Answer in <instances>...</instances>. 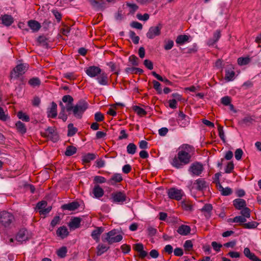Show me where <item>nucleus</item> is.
<instances>
[{
    "mask_svg": "<svg viewBox=\"0 0 261 261\" xmlns=\"http://www.w3.org/2000/svg\"><path fill=\"white\" fill-rule=\"evenodd\" d=\"M189 39V36L186 35H180L177 37L175 42L177 44L181 45L188 41Z\"/></svg>",
    "mask_w": 261,
    "mask_h": 261,
    "instance_id": "f704fd0d",
    "label": "nucleus"
},
{
    "mask_svg": "<svg viewBox=\"0 0 261 261\" xmlns=\"http://www.w3.org/2000/svg\"><path fill=\"white\" fill-rule=\"evenodd\" d=\"M90 3L97 11H103L107 7L106 3L102 0H90Z\"/></svg>",
    "mask_w": 261,
    "mask_h": 261,
    "instance_id": "ddd939ff",
    "label": "nucleus"
},
{
    "mask_svg": "<svg viewBox=\"0 0 261 261\" xmlns=\"http://www.w3.org/2000/svg\"><path fill=\"white\" fill-rule=\"evenodd\" d=\"M28 25L34 32H37L41 28L40 24L38 21L34 20H29Z\"/></svg>",
    "mask_w": 261,
    "mask_h": 261,
    "instance_id": "7c9ffc66",
    "label": "nucleus"
},
{
    "mask_svg": "<svg viewBox=\"0 0 261 261\" xmlns=\"http://www.w3.org/2000/svg\"><path fill=\"white\" fill-rule=\"evenodd\" d=\"M92 193L96 198H100L104 195V191L98 185H95L93 189Z\"/></svg>",
    "mask_w": 261,
    "mask_h": 261,
    "instance_id": "b1692460",
    "label": "nucleus"
},
{
    "mask_svg": "<svg viewBox=\"0 0 261 261\" xmlns=\"http://www.w3.org/2000/svg\"><path fill=\"white\" fill-rule=\"evenodd\" d=\"M77 149L75 147L73 146H68L66 148L65 154L66 156H70L75 154L76 152Z\"/></svg>",
    "mask_w": 261,
    "mask_h": 261,
    "instance_id": "58836bf2",
    "label": "nucleus"
},
{
    "mask_svg": "<svg viewBox=\"0 0 261 261\" xmlns=\"http://www.w3.org/2000/svg\"><path fill=\"white\" fill-rule=\"evenodd\" d=\"M77 132V128L74 127L73 124L72 123H70L68 125V136L72 137L73 135H74Z\"/></svg>",
    "mask_w": 261,
    "mask_h": 261,
    "instance_id": "ea45409f",
    "label": "nucleus"
},
{
    "mask_svg": "<svg viewBox=\"0 0 261 261\" xmlns=\"http://www.w3.org/2000/svg\"><path fill=\"white\" fill-rule=\"evenodd\" d=\"M67 248L65 247H62L57 251L58 255L62 258L64 257L67 253Z\"/></svg>",
    "mask_w": 261,
    "mask_h": 261,
    "instance_id": "603ef678",
    "label": "nucleus"
},
{
    "mask_svg": "<svg viewBox=\"0 0 261 261\" xmlns=\"http://www.w3.org/2000/svg\"><path fill=\"white\" fill-rule=\"evenodd\" d=\"M94 182L96 184H103L107 182L105 177L101 176H95L94 178Z\"/></svg>",
    "mask_w": 261,
    "mask_h": 261,
    "instance_id": "3c124183",
    "label": "nucleus"
},
{
    "mask_svg": "<svg viewBox=\"0 0 261 261\" xmlns=\"http://www.w3.org/2000/svg\"><path fill=\"white\" fill-rule=\"evenodd\" d=\"M126 5L129 8V13L134 14L139 8V7L135 4L126 3Z\"/></svg>",
    "mask_w": 261,
    "mask_h": 261,
    "instance_id": "09e8293b",
    "label": "nucleus"
},
{
    "mask_svg": "<svg viewBox=\"0 0 261 261\" xmlns=\"http://www.w3.org/2000/svg\"><path fill=\"white\" fill-rule=\"evenodd\" d=\"M137 149V146L133 143H129L126 147L127 152L132 155L136 152Z\"/></svg>",
    "mask_w": 261,
    "mask_h": 261,
    "instance_id": "4c0bfd02",
    "label": "nucleus"
},
{
    "mask_svg": "<svg viewBox=\"0 0 261 261\" xmlns=\"http://www.w3.org/2000/svg\"><path fill=\"white\" fill-rule=\"evenodd\" d=\"M123 180L122 175L120 173H115L107 181V183L110 185L114 186L117 183L121 182Z\"/></svg>",
    "mask_w": 261,
    "mask_h": 261,
    "instance_id": "f3484780",
    "label": "nucleus"
},
{
    "mask_svg": "<svg viewBox=\"0 0 261 261\" xmlns=\"http://www.w3.org/2000/svg\"><path fill=\"white\" fill-rule=\"evenodd\" d=\"M94 119L97 122H101L103 120L104 116L100 112H96L94 115Z\"/></svg>",
    "mask_w": 261,
    "mask_h": 261,
    "instance_id": "338daca9",
    "label": "nucleus"
},
{
    "mask_svg": "<svg viewBox=\"0 0 261 261\" xmlns=\"http://www.w3.org/2000/svg\"><path fill=\"white\" fill-rule=\"evenodd\" d=\"M136 17L140 20L147 21L149 18V15L147 13H145L143 15H142L140 13H138Z\"/></svg>",
    "mask_w": 261,
    "mask_h": 261,
    "instance_id": "4d7b16f0",
    "label": "nucleus"
},
{
    "mask_svg": "<svg viewBox=\"0 0 261 261\" xmlns=\"http://www.w3.org/2000/svg\"><path fill=\"white\" fill-rule=\"evenodd\" d=\"M122 239V236L115 229L105 233L102 237V241L103 242H107L110 245L119 242Z\"/></svg>",
    "mask_w": 261,
    "mask_h": 261,
    "instance_id": "7ed1b4c3",
    "label": "nucleus"
},
{
    "mask_svg": "<svg viewBox=\"0 0 261 261\" xmlns=\"http://www.w3.org/2000/svg\"><path fill=\"white\" fill-rule=\"evenodd\" d=\"M0 19L2 20V23L7 27L11 25L14 21L12 16L8 14L2 15Z\"/></svg>",
    "mask_w": 261,
    "mask_h": 261,
    "instance_id": "5701e85b",
    "label": "nucleus"
},
{
    "mask_svg": "<svg viewBox=\"0 0 261 261\" xmlns=\"http://www.w3.org/2000/svg\"><path fill=\"white\" fill-rule=\"evenodd\" d=\"M194 184L196 185V189L198 191L205 190L208 186L204 178H198L195 181Z\"/></svg>",
    "mask_w": 261,
    "mask_h": 261,
    "instance_id": "412c9836",
    "label": "nucleus"
},
{
    "mask_svg": "<svg viewBox=\"0 0 261 261\" xmlns=\"http://www.w3.org/2000/svg\"><path fill=\"white\" fill-rule=\"evenodd\" d=\"M103 231L104 228L102 227H96V228L92 231V238L96 242H98L99 241L100 236Z\"/></svg>",
    "mask_w": 261,
    "mask_h": 261,
    "instance_id": "6ab92c4d",
    "label": "nucleus"
},
{
    "mask_svg": "<svg viewBox=\"0 0 261 261\" xmlns=\"http://www.w3.org/2000/svg\"><path fill=\"white\" fill-rule=\"evenodd\" d=\"M88 108V102L82 99L79 100L74 106H72L70 111L67 112L69 115L72 114L77 119H81Z\"/></svg>",
    "mask_w": 261,
    "mask_h": 261,
    "instance_id": "f03ea898",
    "label": "nucleus"
},
{
    "mask_svg": "<svg viewBox=\"0 0 261 261\" xmlns=\"http://www.w3.org/2000/svg\"><path fill=\"white\" fill-rule=\"evenodd\" d=\"M29 84L33 87L38 86L40 85L41 82L39 78L33 77L29 81Z\"/></svg>",
    "mask_w": 261,
    "mask_h": 261,
    "instance_id": "de8ad7c7",
    "label": "nucleus"
},
{
    "mask_svg": "<svg viewBox=\"0 0 261 261\" xmlns=\"http://www.w3.org/2000/svg\"><path fill=\"white\" fill-rule=\"evenodd\" d=\"M250 58L249 57H240L238 59V63L241 66L245 65L250 62Z\"/></svg>",
    "mask_w": 261,
    "mask_h": 261,
    "instance_id": "49530a36",
    "label": "nucleus"
},
{
    "mask_svg": "<svg viewBox=\"0 0 261 261\" xmlns=\"http://www.w3.org/2000/svg\"><path fill=\"white\" fill-rule=\"evenodd\" d=\"M39 45L47 48L48 47V39L44 36H40L37 38Z\"/></svg>",
    "mask_w": 261,
    "mask_h": 261,
    "instance_id": "473e14b6",
    "label": "nucleus"
},
{
    "mask_svg": "<svg viewBox=\"0 0 261 261\" xmlns=\"http://www.w3.org/2000/svg\"><path fill=\"white\" fill-rule=\"evenodd\" d=\"M241 213L243 217L246 218H249L250 216V209L246 206L241 209Z\"/></svg>",
    "mask_w": 261,
    "mask_h": 261,
    "instance_id": "864d4df0",
    "label": "nucleus"
},
{
    "mask_svg": "<svg viewBox=\"0 0 261 261\" xmlns=\"http://www.w3.org/2000/svg\"><path fill=\"white\" fill-rule=\"evenodd\" d=\"M192 149L191 146L188 144L184 145L178 152L177 155L173 159L172 165L176 168L180 169L188 164L191 162L192 155L190 151Z\"/></svg>",
    "mask_w": 261,
    "mask_h": 261,
    "instance_id": "f257e3e1",
    "label": "nucleus"
},
{
    "mask_svg": "<svg viewBox=\"0 0 261 261\" xmlns=\"http://www.w3.org/2000/svg\"><path fill=\"white\" fill-rule=\"evenodd\" d=\"M59 106L61 107V111L59 113V117L65 122L67 119V115L65 114L66 109L64 108V105L61 101L59 103Z\"/></svg>",
    "mask_w": 261,
    "mask_h": 261,
    "instance_id": "2f4dec72",
    "label": "nucleus"
},
{
    "mask_svg": "<svg viewBox=\"0 0 261 261\" xmlns=\"http://www.w3.org/2000/svg\"><path fill=\"white\" fill-rule=\"evenodd\" d=\"M235 72L233 70H226L225 76V79L229 82L231 81L234 79Z\"/></svg>",
    "mask_w": 261,
    "mask_h": 261,
    "instance_id": "79ce46f5",
    "label": "nucleus"
},
{
    "mask_svg": "<svg viewBox=\"0 0 261 261\" xmlns=\"http://www.w3.org/2000/svg\"><path fill=\"white\" fill-rule=\"evenodd\" d=\"M101 71V69L99 67L95 66H90L86 70V73L91 77L97 76Z\"/></svg>",
    "mask_w": 261,
    "mask_h": 261,
    "instance_id": "4468645a",
    "label": "nucleus"
},
{
    "mask_svg": "<svg viewBox=\"0 0 261 261\" xmlns=\"http://www.w3.org/2000/svg\"><path fill=\"white\" fill-rule=\"evenodd\" d=\"M109 249V247L103 244H99L97 247V255L100 256L106 252Z\"/></svg>",
    "mask_w": 261,
    "mask_h": 261,
    "instance_id": "c9c22d12",
    "label": "nucleus"
},
{
    "mask_svg": "<svg viewBox=\"0 0 261 261\" xmlns=\"http://www.w3.org/2000/svg\"><path fill=\"white\" fill-rule=\"evenodd\" d=\"M151 74L154 77H155L159 81L164 82L167 85H172V83L171 82L169 81L166 78H163L160 75L156 73L155 71H152L151 72Z\"/></svg>",
    "mask_w": 261,
    "mask_h": 261,
    "instance_id": "e433bc0d",
    "label": "nucleus"
},
{
    "mask_svg": "<svg viewBox=\"0 0 261 261\" xmlns=\"http://www.w3.org/2000/svg\"><path fill=\"white\" fill-rule=\"evenodd\" d=\"M80 206V204L79 202L77 201H73L72 202L63 204L61 208L64 210H68V211H74L77 209Z\"/></svg>",
    "mask_w": 261,
    "mask_h": 261,
    "instance_id": "4be33fe9",
    "label": "nucleus"
},
{
    "mask_svg": "<svg viewBox=\"0 0 261 261\" xmlns=\"http://www.w3.org/2000/svg\"><path fill=\"white\" fill-rule=\"evenodd\" d=\"M27 229L22 228L19 230L16 233L15 240L19 244H22L23 242H25L29 240V237Z\"/></svg>",
    "mask_w": 261,
    "mask_h": 261,
    "instance_id": "9b49d317",
    "label": "nucleus"
},
{
    "mask_svg": "<svg viewBox=\"0 0 261 261\" xmlns=\"http://www.w3.org/2000/svg\"><path fill=\"white\" fill-rule=\"evenodd\" d=\"M246 221V219L243 216H236L232 220L233 222L234 223H245V222Z\"/></svg>",
    "mask_w": 261,
    "mask_h": 261,
    "instance_id": "13d9d810",
    "label": "nucleus"
},
{
    "mask_svg": "<svg viewBox=\"0 0 261 261\" xmlns=\"http://www.w3.org/2000/svg\"><path fill=\"white\" fill-rule=\"evenodd\" d=\"M218 129L219 136L220 138L223 142H225V135H224V132L223 129V127L221 125H219Z\"/></svg>",
    "mask_w": 261,
    "mask_h": 261,
    "instance_id": "69168bd1",
    "label": "nucleus"
},
{
    "mask_svg": "<svg viewBox=\"0 0 261 261\" xmlns=\"http://www.w3.org/2000/svg\"><path fill=\"white\" fill-rule=\"evenodd\" d=\"M162 28V25L160 23L156 26L150 27L148 31L146 33V37L149 39H152L155 37L160 36Z\"/></svg>",
    "mask_w": 261,
    "mask_h": 261,
    "instance_id": "9d476101",
    "label": "nucleus"
},
{
    "mask_svg": "<svg viewBox=\"0 0 261 261\" xmlns=\"http://www.w3.org/2000/svg\"><path fill=\"white\" fill-rule=\"evenodd\" d=\"M17 117L19 119H21L22 121L25 122H29L30 121L29 116L21 111L18 112Z\"/></svg>",
    "mask_w": 261,
    "mask_h": 261,
    "instance_id": "8fccbe9b",
    "label": "nucleus"
},
{
    "mask_svg": "<svg viewBox=\"0 0 261 261\" xmlns=\"http://www.w3.org/2000/svg\"><path fill=\"white\" fill-rule=\"evenodd\" d=\"M218 188L221 192V194L223 196H228L230 195L232 191L231 188L229 187L223 188L222 186L218 182Z\"/></svg>",
    "mask_w": 261,
    "mask_h": 261,
    "instance_id": "c756f323",
    "label": "nucleus"
},
{
    "mask_svg": "<svg viewBox=\"0 0 261 261\" xmlns=\"http://www.w3.org/2000/svg\"><path fill=\"white\" fill-rule=\"evenodd\" d=\"M133 109L138 115L141 116H145L147 114L145 110L139 106H135L134 107Z\"/></svg>",
    "mask_w": 261,
    "mask_h": 261,
    "instance_id": "c03bdc74",
    "label": "nucleus"
},
{
    "mask_svg": "<svg viewBox=\"0 0 261 261\" xmlns=\"http://www.w3.org/2000/svg\"><path fill=\"white\" fill-rule=\"evenodd\" d=\"M212 209H213V206H212V204H206L201 208V211L205 212L209 215L210 213H211V212L212 211Z\"/></svg>",
    "mask_w": 261,
    "mask_h": 261,
    "instance_id": "680f3d73",
    "label": "nucleus"
},
{
    "mask_svg": "<svg viewBox=\"0 0 261 261\" xmlns=\"http://www.w3.org/2000/svg\"><path fill=\"white\" fill-rule=\"evenodd\" d=\"M15 126H16L17 131L19 133H20L21 134H24L26 133V132H27L26 126H25V124L23 123H22V122H21L20 121H17L15 124Z\"/></svg>",
    "mask_w": 261,
    "mask_h": 261,
    "instance_id": "72a5a7b5",
    "label": "nucleus"
},
{
    "mask_svg": "<svg viewBox=\"0 0 261 261\" xmlns=\"http://www.w3.org/2000/svg\"><path fill=\"white\" fill-rule=\"evenodd\" d=\"M42 136L46 137L47 139L51 140L54 142H57L59 137L55 129L52 127H48L44 133H41Z\"/></svg>",
    "mask_w": 261,
    "mask_h": 261,
    "instance_id": "1a4fd4ad",
    "label": "nucleus"
},
{
    "mask_svg": "<svg viewBox=\"0 0 261 261\" xmlns=\"http://www.w3.org/2000/svg\"><path fill=\"white\" fill-rule=\"evenodd\" d=\"M134 249L139 253V255L141 258H144L147 255V252L144 250V246L141 243H138L134 245Z\"/></svg>",
    "mask_w": 261,
    "mask_h": 261,
    "instance_id": "a211bd4d",
    "label": "nucleus"
},
{
    "mask_svg": "<svg viewBox=\"0 0 261 261\" xmlns=\"http://www.w3.org/2000/svg\"><path fill=\"white\" fill-rule=\"evenodd\" d=\"M62 103L64 102L66 103V105L64 106V108L66 109V111L69 112L71 109V107L73 106V97L69 95H64L62 97Z\"/></svg>",
    "mask_w": 261,
    "mask_h": 261,
    "instance_id": "dca6fc26",
    "label": "nucleus"
},
{
    "mask_svg": "<svg viewBox=\"0 0 261 261\" xmlns=\"http://www.w3.org/2000/svg\"><path fill=\"white\" fill-rule=\"evenodd\" d=\"M14 220V216L9 212L3 211L0 213V223L5 227L9 226Z\"/></svg>",
    "mask_w": 261,
    "mask_h": 261,
    "instance_id": "423d86ee",
    "label": "nucleus"
},
{
    "mask_svg": "<svg viewBox=\"0 0 261 261\" xmlns=\"http://www.w3.org/2000/svg\"><path fill=\"white\" fill-rule=\"evenodd\" d=\"M96 80L98 83L101 85H108V76L106 73L101 71L100 74L97 76Z\"/></svg>",
    "mask_w": 261,
    "mask_h": 261,
    "instance_id": "aec40b11",
    "label": "nucleus"
},
{
    "mask_svg": "<svg viewBox=\"0 0 261 261\" xmlns=\"http://www.w3.org/2000/svg\"><path fill=\"white\" fill-rule=\"evenodd\" d=\"M233 204L236 209L240 210L246 207V202L245 200L238 198L236 199L233 201Z\"/></svg>",
    "mask_w": 261,
    "mask_h": 261,
    "instance_id": "a878e982",
    "label": "nucleus"
},
{
    "mask_svg": "<svg viewBox=\"0 0 261 261\" xmlns=\"http://www.w3.org/2000/svg\"><path fill=\"white\" fill-rule=\"evenodd\" d=\"M129 35L130 38L132 39L133 43L135 44H137L139 43L140 38L139 36H136L135 32L130 31L129 32Z\"/></svg>",
    "mask_w": 261,
    "mask_h": 261,
    "instance_id": "a18cd8bd",
    "label": "nucleus"
},
{
    "mask_svg": "<svg viewBox=\"0 0 261 261\" xmlns=\"http://www.w3.org/2000/svg\"><path fill=\"white\" fill-rule=\"evenodd\" d=\"M221 103L224 106H228L231 102V98L228 96H224L221 99Z\"/></svg>",
    "mask_w": 261,
    "mask_h": 261,
    "instance_id": "052dcab7",
    "label": "nucleus"
},
{
    "mask_svg": "<svg viewBox=\"0 0 261 261\" xmlns=\"http://www.w3.org/2000/svg\"><path fill=\"white\" fill-rule=\"evenodd\" d=\"M147 232L148 235L152 237L156 234L157 230L156 228L153 227L152 226H149L147 228Z\"/></svg>",
    "mask_w": 261,
    "mask_h": 261,
    "instance_id": "774afa93",
    "label": "nucleus"
},
{
    "mask_svg": "<svg viewBox=\"0 0 261 261\" xmlns=\"http://www.w3.org/2000/svg\"><path fill=\"white\" fill-rule=\"evenodd\" d=\"M129 62L134 65L138 66L139 65L138 58L135 55H132L129 57Z\"/></svg>",
    "mask_w": 261,
    "mask_h": 261,
    "instance_id": "6e6d98bb",
    "label": "nucleus"
},
{
    "mask_svg": "<svg viewBox=\"0 0 261 261\" xmlns=\"http://www.w3.org/2000/svg\"><path fill=\"white\" fill-rule=\"evenodd\" d=\"M184 247L186 250L190 251L192 250L193 248V243L192 241L187 240L184 244Z\"/></svg>",
    "mask_w": 261,
    "mask_h": 261,
    "instance_id": "bf43d9fd",
    "label": "nucleus"
},
{
    "mask_svg": "<svg viewBox=\"0 0 261 261\" xmlns=\"http://www.w3.org/2000/svg\"><path fill=\"white\" fill-rule=\"evenodd\" d=\"M69 232L66 226H61L57 230V234L62 239L66 238L68 235Z\"/></svg>",
    "mask_w": 261,
    "mask_h": 261,
    "instance_id": "c85d7f7f",
    "label": "nucleus"
},
{
    "mask_svg": "<svg viewBox=\"0 0 261 261\" xmlns=\"http://www.w3.org/2000/svg\"><path fill=\"white\" fill-rule=\"evenodd\" d=\"M244 228L254 229L257 227L258 223L255 221L249 222L242 224Z\"/></svg>",
    "mask_w": 261,
    "mask_h": 261,
    "instance_id": "a19ab883",
    "label": "nucleus"
},
{
    "mask_svg": "<svg viewBox=\"0 0 261 261\" xmlns=\"http://www.w3.org/2000/svg\"><path fill=\"white\" fill-rule=\"evenodd\" d=\"M152 83L153 84V88L157 91L158 93L161 94L162 92V89L161 88L160 83L155 80H153L152 81Z\"/></svg>",
    "mask_w": 261,
    "mask_h": 261,
    "instance_id": "5fc2aeb1",
    "label": "nucleus"
},
{
    "mask_svg": "<svg viewBox=\"0 0 261 261\" xmlns=\"http://www.w3.org/2000/svg\"><path fill=\"white\" fill-rule=\"evenodd\" d=\"M243 154V150L241 148L237 149L234 153L235 158L237 160H240Z\"/></svg>",
    "mask_w": 261,
    "mask_h": 261,
    "instance_id": "0e129e2a",
    "label": "nucleus"
},
{
    "mask_svg": "<svg viewBox=\"0 0 261 261\" xmlns=\"http://www.w3.org/2000/svg\"><path fill=\"white\" fill-rule=\"evenodd\" d=\"M27 64H20L17 65L11 71V78L17 79L23 74L28 69Z\"/></svg>",
    "mask_w": 261,
    "mask_h": 261,
    "instance_id": "0eeeda50",
    "label": "nucleus"
},
{
    "mask_svg": "<svg viewBox=\"0 0 261 261\" xmlns=\"http://www.w3.org/2000/svg\"><path fill=\"white\" fill-rule=\"evenodd\" d=\"M110 199L114 203L123 204L126 203L127 197L124 191H117L111 194Z\"/></svg>",
    "mask_w": 261,
    "mask_h": 261,
    "instance_id": "20e7f679",
    "label": "nucleus"
},
{
    "mask_svg": "<svg viewBox=\"0 0 261 261\" xmlns=\"http://www.w3.org/2000/svg\"><path fill=\"white\" fill-rule=\"evenodd\" d=\"M46 201H41L37 204L36 208L39 210V212L40 215H45L49 213L51 210V206L46 207Z\"/></svg>",
    "mask_w": 261,
    "mask_h": 261,
    "instance_id": "f8f14e48",
    "label": "nucleus"
},
{
    "mask_svg": "<svg viewBox=\"0 0 261 261\" xmlns=\"http://www.w3.org/2000/svg\"><path fill=\"white\" fill-rule=\"evenodd\" d=\"M96 158V155L94 153H87L83 157V161L85 163H89L91 161Z\"/></svg>",
    "mask_w": 261,
    "mask_h": 261,
    "instance_id": "37998d69",
    "label": "nucleus"
},
{
    "mask_svg": "<svg viewBox=\"0 0 261 261\" xmlns=\"http://www.w3.org/2000/svg\"><path fill=\"white\" fill-rule=\"evenodd\" d=\"M167 194L169 198L177 201L181 200L185 195V193L181 189L176 188H171L168 189Z\"/></svg>",
    "mask_w": 261,
    "mask_h": 261,
    "instance_id": "6e6552de",
    "label": "nucleus"
},
{
    "mask_svg": "<svg viewBox=\"0 0 261 261\" xmlns=\"http://www.w3.org/2000/svg\"><path fill=\"white\" fill-rule=\"evenodd\" d=\"M81 219L79 217H74L71 219L68 226L70 228L76 229L80 226Z\"/></svg>",
    "mask_w": 261,
    "mask_h": 261,
    "instance_id": "bb28decb",
    "label": "nucleus"
},
{
    "mask_svg": "<svg viewBox=\"0 0 261 261\" xmlns=\"http://www.w3.org/2000/svg\"><path fill=\"white\" fill-rule=\"evenodd\" d=\"M47 115L48 117L54 118L57 115V105L55 102H51V107L48 109Z\"/></svg>",
    "mask_w": 261,
    "mask_h": 261,
    "instance_id": "393cba45",
    "label": "nucleus"
},
{
    "mask_svg": "<svg viewBox=\"0 0 261 261\" xmlns=\"http://www.w3.org/2000/svg\"><path fill=\"white\" fill-rule=\"evenodd\" d=\"M234 168V164L232 162H229L225 168V172L226 173H231Z\"/></svg>",
    "mask_w": 261,
    "mask_h": 261,
    "instance_id": "e2e57ef3",
    "label": "nucleus"
},
{
    "mask_svg": "<svg viewBox=\"0 0 261 261\" xmlns=\"http://www.w3.org/2000/svg\"><path fill=\"white\" fill-rule=\"evenodd\" d=\"M190 122L189 117L183 113L182 111H179L178 113V123L181 127H185L188 125Z\"/></svg>",
    "mask_w": 261,
    "mask_h": 261,
    "instance_id": "2eb2a0df",
    "label": "nucleus"
},
{
    "mask_svg": "<svg viewBox=\"0 0 261 261\" xmlns=\"http://www.w3.org/2000/svg\"><path fill=\"white\" fill-rule=\"evenodd\" d=\"M204 167L202 164L198 162H195L191 164L188 169V172L192 176H201Z\"/></svg>",
    "mask_w": 261,
    "mask_h": 261,
    "instance_id": "39448f33",
    "label": "nucleus"
},
{
    "mask_svg": "<svg viewBox=\"0 0 261 261\" xmlns=\"http://www.w3.org/2000/svg\"><path fill=\"white\" fill-rule=\"evenodd\" d=\"M191 231L190 226L186 225H181L178 228L177 232L182 236L188 235Z\"/></svg>",
    "mask_w": 261,
    "mask_h": 261,
    "instance_id": "cd10ccee",
    "label": "nucleus"
}]
</instances>
